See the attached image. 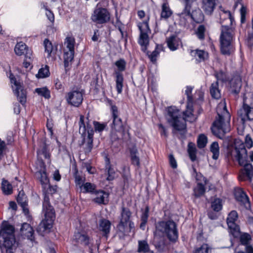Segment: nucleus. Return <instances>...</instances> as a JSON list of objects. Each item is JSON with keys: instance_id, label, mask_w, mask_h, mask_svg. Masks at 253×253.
Wrapping results in <instances>:
<instances>
[{"instance_id": "f257e3e1", "label": "nucleus", "mask_w": 253, "mask_h": 253, "mask_svg": "<svg viewBox=\"0 0 253 253\" xmlns=\"http://www.w3.org/2000/svg\"><path fill=\"white\" fill-rule=\"evenodd\" d=\"M184 117L181 116L180 111L175 107H170L168 109L167 119L168 123L173 127V133L176 134V131H179L181 137L185 136L186 132V122H193L197 117L193 114V109L189 104L187 110L183 112Z\"/></svg>"}, {"instance_id": "f03ea898", "label": "nucleus", "mask_w": 253, "mask_h": 253, "mask_svg": "<svg viewBox=\"0 0 253 253\" xmlns=\"http://www.w3.org/2000/svg\"><path fill=\"white\" fill-rule=\"evenodd\" d=\"M42 189L45 194L42 204V212L44 213V219L42 220L37 228V231L41 234L49 230L52 227L55 217V211L50 204L48 195H52L56 191V186H52L49 183L42 187Z\"/></svg>"}, {"instance_id": "7ed1b4c3", "label": "nucleus", "mask_w": 253, "mask_h": 253, "mask_svg": "<svg viewBox=\"0 0 253 253\" xmlns=\"http://www.w3.org/2000/svg\"><path fill=\"white\" fill-rule=\"evenodd\" d=\"M155 237L166 236L171 242H175L178 237L176 223L172 220L161 221L156 223Z\"/></svg>"}, {"instance_id": "20e7f679", "label": "nucleus", "mask_w": 253, "mask_h": 253, "mask_svg": "<svg viewBox=\"0 0 253 253\" xmlns=\"http://www.w3.org/2000/svg\"><path fill=\"white\" fill-rule=\"evenodd\" d=\"M217 115L218 117L213 122L211 129L214 135L221 138L230 130V115L226 106H224L223 111L221 114L217 111Z\"/></svg>"}, {"instance_id": "39448f33", "label": "nucleus", "mask_w": 253, "mask_h": 253, "mask_svg": "<svg viewBox=\"0 0 253 253\" xmlns=\"http://www.w3.org/2000/svg\"><path fill=\"white\" fill-rule=\"evenodd\" d=\"M233 155L236 159L241 166H244V172L243 175H240L239 178L241 180H244V176H246L251 181L253 177V167L251 164L247 163V151L245 148L243 144H240L238 146H236Z\"/></svg>"}, {"instance_id": "423d86ee", "label": "nucleus", "mask_w": 253, "mask_h": 253, "mask_svg": "<svg viewBox=\"0 0 253 253\" xmlns=\"http://www.w3.org/2000/svg\"><path fill=\"white\" fill-rule=\"evenodd\" d=\"M234 35V29L222 25L220 36V50L224 55H229L233 50L232 42Z\"/></svg>"}, {"instance_id": "0eeeda50", "label": "nucleus", "mask_w": 253, "mask_h": 253, "mask_svg": "<svg viewBox=\"0 0 253 253\" xmlns=\"http://www.w3.org/2000/svg\"><path fill=\"white\" fill-rule=\"evenodd\" d=\"M184 7L182 12L179 14L181 17L188 16L197 23H202L204 20V15L198 7L192 9L194 0H182Z\"/></svg>"}, {"instance_id": "6e6552de", "label": "nucleus", "mask_w": 253, "mask_h": 253, "mask_svg": "<svg viewBox=\"0 0 253 253\" xmlns=\"http://www.w3.org/2000/svg\"><path fill=\"white\" fill-rule=\"evenodd\" d=\"M131 215V212L128 209L122 207L121 218L118 228L119 232L124 235L130 232L131 229L134 227L133 223L130 220Z\"/></svg>"}, {"instance_id": "1a4fd4ad", "label": "nucleus", "mask_w": 253, "mask_h": 253, "mask_svg": "<svg viewBox=\"0 0 253 253\" xmlns=\"http://www.w3.org/2000/svg\"><path fill=\"white\" fill-rule=\"evenodd\" d=\"M138 28L140 32L138 43L141 46L142 50L144 51L147 49L149 44V38L148 34L150 33V29L149 27L147 21H143L138 25Z\"/></svg>"}, {"instance_id": "9d476101", "label": "nucleus", "mask_w": 253, "mask_h": 253, "mask_svg": "<svg viewBox=\"0 0 253 253\" xmlns=\"http://www.w3.org/2000/svg\"><path fill=\"white\" fill-rule=\"evenodd\" d=\"M112 115L113 119L112 125V128L117 131L124 133L125 131V126L122 122V119L119 117V112L118 107L113 105L111 101H110Z\"/></svg>"}, {"instance_id": "9b49d317", "label": "nucleus", "mask_w": 253, "mask_h": 253, "mask_svg": "<svg viewBox=\"0 0 253 253\" xmlns=\"http://www.w3.org/2000/svg\"><path fill=\"white\" fill-rule=\"evenodd\" d=\"M91 19L97 24H103L110 19V14L106 8H96L91 16Z\"/></svg>"}, {"instance_id": "f8f14e48", "label": "nucleus", "mask_w": 253, "mask_h": 253, "mask_svg": "<svg viewBox=\"0 0 253 253\" xmlns=\"http://www.w3.org/2000/svg\"><path fill=\"white\" fill-rule=\"evenodd\" d=\"M234 195L236 200L239 202L242 208L246 210L250 209L251 206L249 199L242 188H235Z\"/></svg>"}, {"instance_id": "ddd939ff", "label": "nucleus", "mask_w": 253, "mask_h": 253, "mask_svg": "<svg viewBox=\"0 0 253 253\" xmlns=\"http://www.w3.org/2000/svg\"><path fill=\"white\" fill-rule=\"evenodd\" d=\"M65 98L69 104L75 107H79L83 100V93L78 90L69 92L66 94Z\"/></svg>"}, {"instance_id": "4468645a", "label": "nucleus", "mask_w": 253, "mask_h": 253, "mask_svg": "<svg viewBox=\"0 0 253 253\" xmlns=\"http://www.w3.org/2000/svg\"><path fill=\"white\" fill-rule=\"evenodd\" d=\"M238 116L243 123L246 121L253 120V107L244 102L242 108L238 111Z\"/></svg>"}, {"instance_id": "2eb2a0df", "label": "nucleus", "mask_w": 253, "mask_h": 253, "mask_svg": "<svg viewBox=\"0 0 253 253\" xmlns=\"http://www.w3.org/2000/svg\"><path fill=\"white\" fill-rule=\"evenodd\" d=\"M14 51L16 55H24L25 58H29L30 60H32V51L25 43L22 42H18L15 46Z\"/></svg>"}, {"instance_id": "dca6fc26", "label": "nucleus", "mask_w": 253, "mask_h": 253, "mask_svg": "<svg viewBox=\"0 0 253 253\" xmlns=\"http://www.w3.org/2000/svg\"><path fill=\"white\" fill-rule=\"evenodd\" d=\"M238 217L237 212L235 211H231L227 218V223L228 227L231 230L232 234L237 237L239 235V228L235 224V221Z\"/></svg>"}, {"instance_id": "f3484780", "label": "nucleus", "mask_w": 253, "mask_h": 253, "mask_svg": "<svg viewBox=\"0 0 253 253\" xmlns=\"http://www.w3.org/2000/svg\"><path fill=\"white\" fill-rule=\"evenodd\" d=\"M20 233L21 236L28 239L33 241L34 240V231L32 227L27 223L22 224L21 229Z\"/></svg>"}, {"instance_id": "a211bd4d", "label": "nucleus", "mask_w": 253, "mask_h": 253, "mask_svg": "<svg viewBox=\"0 0 253 253\" xmlns=\"http://www.w3.org/2000/svg\"><path fill=\"white\" fill-rule=\"evenodd\" d=\"M14 228L9 224L7 221H4L1 225L0 231V237H5L6 236L14 235Z\"/></svg>"}, {"instance_id": "6ab92c4d", "label": "nucleus", "mask_w": 253, "mask_h": 253, "mask_svg": "<svg viewBox=\"0 0 253 253\" xmlns=\"http://www.w3.org/2000/svg\"><path fill=\"white\" fill-rule=\"evenodd\" d=\"M17 201L19 205L22 207L23 212L25 214L29 213L28 208L27 198L23 191H20L17 197Z\"/></svg>"}, {"instance_id": "aec40b11", "label": "nucleus", "mask_w": 253, "mask_h": 253, "mask_svg": "<svg viewBox=\"0 0 253 253\" xmlns=\"http://www.w3.org/2000/svg\"><path fill=\"white\" fill-rule=\"evenodd\" d=\"M215 6V0H202V8L206 14L211 15Z\"/></svg>"}, {"instance_id": "412c9836", "label": "nucleus", "mask_w": 253, "mask_h": 253, "mask_svg": "<svg viewBox=\"0 0 253 253\" xmlns=\"http://www.w3.org/2000/svg\"><path fill=\"white\" fill-rule=\"evenodd\" d=\"M15 94L17 96L19 102L22 105L25 104L26 102L27 93L22 85L20 87H16L13 89Z\"/></svg>"}, {"instance_id": "4be33fe9", "label": "nucleus", "mask_w": 253, "mask_h": 253, "mask_svg": "<svg viewBox=\"0 0 253 253\" xmlns=\"http://www.w3.org/2000/svg\"><path fill=\"white\" fill-rule=\"evenodd\" d=\"M111 223L106 219L102 218L99 222V230L103 232L104 236L107 237L110 233Z\"/></svg>"}, {"instance_id": "5701e85b", "label": "nucleus", "mask_w": 253, "mask_h": 253, "mask_svg": "<svg viewBox=\"0 0 253 253\" xmlns=\"http://www.w3.org/2000/svg\"><path fill=\"white\" fill-rule=\"evenodd\" d=\"M137 252L138 253H154V252L150 250V246L147 240H139L138 241Z\"/></svg>"}, {"instance_id": "b1692460", "label": "nucleus", "mask_w": 253, "mask_h": 253, "mask_svg": "<svg viewBox=\"0 0 253 253\" xmlns=\"http://www.w3.org/2000/svg\"><path fill=\"white\" fill-rule=\"evenodd\" d=\"M74 240L78 243L86 246H89L90 243V239L87 235L86 234H81L80 232L75 234Z\"/></svg>"}, {"instance_id": "393cba45", "label": "nucleus", "mask_w": 253, "mask_h": 253, "mask_svg": "<svg viewBox=\"0 0 253 253\" xmlns=\"http://www.w3.org/2000/svg\"><path fill=\"white\" fill-rule=\"evenodd\" d=\"M95 197L93 201L99 204H105V199L107 198L108 194L102 190L95 191L94 193Z\"/></svg>"}, {"instance_id": "a878e982", "label": "nucleus", "mask_w": 253, "mask_h": 253, "mask_svg": "<svg viewBox=\"0 0 253 253\" xmlns=\"http://www.w3.org/2000/svg\"><path fill=\"white\" fill-rule=\"evenodd\" d=\"M230 91L232 93L238 94L240 92L242 84L240 79L239 78L232 79L230 82Z\"/></svg>"}, {"instance_id": "bb28decb", "label": "nucleus", "mask_w": 253, "mask_h": 253, "mask_svg": "<svg viewBox=\"0 0 253 253\" xmlns=\"http://www.w3.org/2000/svg\"><path fill=\"white\" fill-rule=\"evenodd\" d=\"M43 45L44 46L45 52L47 53V57L51 56L52 54L55 53L57 50L56 46L54 47L51 42L47 39L44 40Z\"/></svg>"}, {"instance_id": "cd10ccee", "label": "nucleus", "mask_w": 253, "mask_h": 253, "mask_svg": "<svg viewBox=\"0 0 253 253\" xmlns=\"http://www.w3.org/2000/svg\"><path fill=\"white\" fill-rule=\"evenodd\" d=\"M1 237L3 239V245L5 248H16L17 246L14 235L6 236L5 237Z\"/></svg>"}, {"instance_id": "c85d7f7f", "label": "nucleus", "mask_w": 253, "mask_h": 253, "mask_svg": "<svg viewBox=\"0 0 253 253\" xmlns=\"http://www.w3.org/2000/svg\"><path fill=\"white\" fill-rule=\"evenodd\" d=\"M205 191L206 188L205 186L201 183L198 182L193 189V195L195 198H198L203 196Z\"/></svg>"}, {"instance_id": "c756f323", "label": "nucleus", "mask_w": 253, "mask_h": 253, "mask_svg": "<svg viewBox=\"0 0 253 253\" xmlns=\"http://www.w3.org/2000/svg\"><path fill=\"white\" fill-rule=\"evenodd\" d=\"M218 86V83L215 82L211 84L210 87V93L212 97L216 99L220 98L221 97V93Z\"/></svg>"}, {"instance_id": "7c9ffc66", "label": "nucleus", "mask_w": 253, "mask_h": 253, "mask_svg": "<svg viewBox=\"0 0 253 253\" xmlns=\"http://www.w3.org/2000/svg\"><path fill=\"white\" fill-rule=\"evenodd\" d=\"M96 185L90 182H85L81 186L80 190L83 193H94L96 191Z\"/></svg>"}, {"instance_id": "2f4dec72", "label": "nucleus", "mask_w": 253, "mask_h": 253, "mask_svg": "<svg viewBox=\"0 0 253 253\" xmlns=\"http://www.w3.org/2000/svg\"><path fill=\"white\" fill-rule=\"evenodd\" d=\"M115 74L116 75V83L117 90L118 93H121L123 87V76L122 74L119 72H116Z\"/></svg>"}, {"instance_id": "473e14b6", "label": "nucleus", "mask_w": 253, "mask_h": 253, "mask_svg": "<svg viewBox=\"0 0 253 253\" xmlns=\"http://www.w3.org/2000/svg\"><path fill=\"white\" fill-rule=\"evenodd\" d=\"M221 11L222 12L221 14H220V23L221 24L223 23V20L227 21L228 22L230 23V24H232V17L231 16V13L228 10H225L222 8L221 6L219 7Z\"/></svg>"}, {"instance_id": "72a5a7b5", "label": "nucleus", "mask_w": 253, "mask_h": 253, "mask_svg": "<svg viewBox=\"0 0 253 253\" xmlns=\"http://www.w3.org/2000/svg\"><path fill=\"white\" fill-rule=\"evenodd\" d=\"M210 151L212 153V158L217 160L219 156V147L217 142H213L210 146Z\"/></svg>"}, {"instance_id": "f704fd0d", "label": "nucleus", "mask_w": 253, "mask_h": 253, "mask_svg": "<svg viewBox=\"0 0 253 253\" xmlns=\"http://www.w3.org/2000/svg\"><path fill=\"white\" fill-rule=\"evenodd\" d=\"M37 175L40 180L41 184L42 185V187L44 186L47 185L49 183V179L47 178L46 173L44 171H38L37 173Z\"/></svg>"}, {"instance_id": "c9c22d12", "label": "nucleus", "mask_w": 253, "mask_h": 253, "mask_svg": "<svg viewBox=\"0 0 253 253\" xmlns=\"http://www.w3.org/2000/svg\"><path fill=\"white\" fill-rule=\"evenodd\" d=\"M149 209L148 207L145 208V210L143 211L141 216V223L140 225V228L143 230L144 229L145 225L147 222L148 218L149 216Z\"/></svg>"}, {"instance_id": "e433bc0d", "label": "nucleus", "mask_w": 253, "mask_h": 253, "mask_svg": "<svg viewBox=\"0 0 253 253\" xmlns=\"http://www.w3.org/2000/svg\"><path fill=\"white\" fill-rule=\"evenodd\" d=\"M106 169L107 170L108 176L107 180L109 181L113 180L115 178V171L113 169H112L110 165V161L108 159L106 160Z\"/></svg>"}, {"instance_id": "4c0bfd02", "label": "nucleus", "mask_w": 253, "mask_h": 253, "mask_svg": "<svg viewBox=\"0 0 253 253\" xmlns=\"http://www.w3.org/2000/svg\"><path fill=\"white\" fill-rule=\"evenodd\" d=\"M172 13V11L170 10L167 4L165 3H163L162 5V10L161 14V17L167 19L171 15Z\"/></svg>"}, {"instance_id": "58836bf2", "label": "nucleus", "mask_w": 253, "mask_h": 253, "mask_svg": "<svg viewBox=\"0 0 253 253\" xmlns=\"http://www.w3.org/2000/svg\"><path fill=\"white\" fill-rule=\"evenodd\" d=\"M1 189L5 195L11 194L12 192V185L5 180H3L1 183Z\"/></svg>"}, {"instance_id": "ea45409f", "label": "nucleus", "mask_w": 253, "mask_h": 253, "mask_svg": "<svg viewBox=\"0 0 253 253\" xmlns=\"http://www.w3.org/2000/svg\"><path fill=\"white\" fill-rule=\"evenodd\" d=\"M188 152L190 158L192 161H194L196 159V149L195 145L193 143L190 142L188 144Z\"/></svg>"}, {"instance_id": "a19ab883", "label": "nucleus", "mask_w": 253, "mask_h": 253, "mask_svg": "<svg viewBox=\"0 0 253 253\" xmlns=\"http://www.w3.org/2000/svg\"><path fill=\"white\" fill-rule=\"evenodd\" d=\"M167 44L169 49L171 50H175L177 49V44L176 43V36H171L167 40Z\"/></svg>"}, {"instance_id": "79ce46f5", "label": "nucleus", "mask_w": 253, "mask_h": 253, "mask_svg": "<svg viewBox=\"0 0 253 253\" xmlns=\"http://www.w3.org/2000/svg\"><path fill=\"white\" fill-rule=\"evenodd\" d=\"M35 91L45 98L49 99L50 97V91L46 87L37 88L35 89Z\"/></svg>"}, {"instance_id": "37998d69", "label": "nucleus", "mask_w": 253, "mask_h": 253, "mask_svg": "<svg viewBox=\"0 0 253 253\" xmlns=\"http://www.w3.org/2000/svg\"><path fill=\"white\" fill-rule=\"evenodd\" d=\"M137 151L133 148L130 150V156L132 164L139 166L140 164L139 158L137 156Z\"/></svg>"}, {"instance_id": "c03bdc74", "label": "nucleus", "mask_w": 253, "mask_h": 253, "mask_svg": "<svg viewBox=\"0 0 253 253\" xmlns=\"http://www.w3.org/2000/svg\"><path fill=\"white\" fill-rule=\"evenodd\" d=\"M64 44L66 45L67 48L69 49L68 51L74 52L75 40L71 37H67Z\"/></svg>"}, {"instance_id": "a18cd8bd", "label": "nucleus", "mask_w": 253, "mask_h": 253, "mask_svg": "<svg viewBox=\"0 0 253 253\" xmlns=\"http://www.w3.org/2000/svg\"><path fill=\"white\" fill-rule=\"evenodd\" d=\"M208 142L207 137L204 134H200L197 140V145L199 148H204Z\"/></svg>"}, {"instance_id": "49530a36", "label": "nucleus", "mask_w": 253, "mask_h": 253, "mask_svg": "<svg viewBox=\"0 0 253 253\" xmlns=\"http://www.w3.org/2000/svg\"><path fill=\"white\" fill-rule=\"evenodd\" d=\"M49 75V71L48 67L46 66L44 68H41L38 72V74L36 75L38 78H43L47 77Z\"/></svg>"}, {"instance_id": "de8ad7c7", "label": "nucleus", "mask_w": 253, "mask_h": 253, "mask_svg": "<svg viewBox=\"0 0 253 253\" xmlns=\"http://www.w3.org/2000/svg\"><path fill=\"white\" fill-rule=\"evenodd\" d=\"M211 208L214 211H218L222 209L221 201L216 198L211 203Z\"/></svg>"}, {"instance_id": "09e8293b", "label": "nucleus", "mask_w": 253, "mask_h": 253, "mask_svg": "<svg viewBox=\"0 0 253 253\" xmlns=\"http://www.w3.org/2000/svg\"><path fill=\"white\" fill-rule=\"evenodd\" d=\"M115 65L117 67L118 71L123 72L125 70L126 66V62L123 59H120V60L116 61L115 63Z\"/></svg>"}, {"instance_id": "8fccbe9b", "label": "nucleus", "mask_w": 253, "mask_h": 253, "mask_svg": "<svg viewBox=\"0 0 253 253\" xmlns=\"http://www.w3.org/2000/svg\"><path fill=\"white\" fill-rule=\"evenodd\" d=\"M161 48V45H157L155 50H154L150 55H149V57L152 62L154 63L156 61V57L159 54V50H160Z\"/></svg>"}, {"instance_id": "3c124183", "label": "nucleus", "mask_w": 253, "mask_h": 253, "mask_svg": "<svg viewBox=\"0 0 253 253\" xmlns=\"http://www.w3.org/2000/svg\"><path fill=\"white\" fill-rule=\"evenodd\" d=\"M205 31L206 28L204 25H201L198 27L197 30L196 31V34L199 39H204Z\"/></svg>"}, {"instance_id": "603ef678", "label": "nucleus", "mask_w": 253, "mask_h": 253, "mask_svg": "<svg viewBox=\"0 0 253 253\" xmlns=\"http://www.w3.org/2000/svg\"><path fill=\"white\" fill-rule=\"evenodd\" d=\"M194 253H211L207 244H203L201 247L196 249Z\"/></svg>"}, {"instance_id": "864d4df0", "label": "nucleus", "mask_w": 253, "mask_h": 253, "mask_svg": "<svg viewBox=\"0 0 253 253\" xmlns=\"http://www.w3.org/2000/svg\"><path fill=\"white\" fill-rule=\"evenodd\" d=\"M215 76L217 79L216 82L218 83L219 81L222 82H225L227 80L226 75L224 72L222 71H220L218 72L215 73Z\"/></svg>"}, {"instance_id": "5fc2aeb1", "label": "nucleus", "mask_w": 253, "mask_h": 253, "mask_svg": "<svg viewBox=\"0 0 253 253\" xmlns=\"http://www.w3.org/2000/svg\"><path fill=\"white\" fill-rule=\"evenodd\" d=\"M75 179L76 185L78 186L80 189L81 188V186L83 185L84 184L83 182L84 179H83V178L80 175H78L77 172H76L75 174Z\"/></svg>"}, {"instance_id": "6e6d98bb", "label": "nucleus", "mask_w": 253, "mask_h": 253, "mask_svg": "<svg viewBox=\"0 0 253 253\" xmlns=\"http://www.w3.org/2000/svg\"><path fill=\"white\" fill-rule=\"evenodd\" d=\"M251 239V236L248 234H244L241 236L240 241L243 245H248Z\"/></svg>"}, {"instance_id": "4d7b16f0", "label": "nucleus", "mask_w": 253, "mask_h": 253, "mask_svg": "<svg viewBox=\"0 0 253 253\" xmlns=\"http://www.w3.org/2000/svg\"><path fill=\"white\" fill-rule=\"evenodd\" d=\"M244 145V146H246L248 148H251L253 145V141L250 135L248 134L246 135L245 140V144L243 143ZM246 149V148L245 147Z\"/></svg>"}, {"instance_id": "13d9d810", "label": "nucleus", "mask_w": 253, "mask_h": 253, "mask_svg": "<svg viewBox=\"0 0 253 253\" xmlns=\"http://www.w3.org/2000/svg\"><path fill=\"white\" fill-rule=\"evenodd\" d=\"M93 147V141L91 140H87L85 144V146L84 147V150L85 153H89L91 152L92 148Z\"/></svg>"}, {"instance_id": "bf43d9fd", "label": "nucleus", "mask_w": 253, "mask_h": 253, "mask_svg": "<svg viewBox=\"0 0 253 253\" xmlns=\"http://www.w3.org/2000/svg\"><path fill=\"white\" fill-rule=\"evenodd\" d=\"M74 52L67 51L64 53V59L72 61L74 59Z\"/></svg>"}, {"instance_id": "052dcab7", "label": "nucleus", "mask_w": 253, "mask_h": 253, "mask_svg": "<svg viewBox=\"0 0 253 253\" xmlns=\"http://www.w3.org/2000/svg\"><path fill=\"white\" fill-rule=\"evenodd\" d=\"M169 162L172 169H174L177 168V163L172 154L169 155Z\"/></svg>"}, {"instance_id": "680f3d73", "label": "nucleus", "mask_w": 253, "mask_h": 253, "mask_svg": "<svg viewBox=\"0 0 253 253\" xmlns=\"http://www.w3.org/2000/svg\"><path fill=\"white\" fill-rule=\"evenodd\" d=\"M94 128L98 131H102L105 128V125L103 124H100L97 122H94Z\"/></svg>"}, {"instance_id": "e2e57ef3", "label": "nucleus", "mask_w": 253, "mask_h": 253, "mask_svg": "<svg viewBox=\"0 0 253 253\" xmlns=\"http://www.w3.org/2000/svg\"><path fill=\"white\" fill-rule=\"evenodd\" d=\"M45 10L47 11L46 13V16L47 17L48 20L53 23L54 20V16L53 13V12L50 10H49L47 7H45Z\"/></svg>"}, {"instance_id": "0e129e2a", "label": "nucleus", "mask_w": 253, "mask_h": 253, "mask_svg": "<svg viewBox=\"0 0 253 253\" xmlns=\"http://www.w3.org/2000/svg\"><path fill=\"white\" fill-rule=\"evenodd\" d=\"M196 55L200 59L204 60L207 56V53L203 50H196Z\"/></svg>"}, {"instance_id": "69168bd1", "label": "nucleus", "mask_w": 253, "mask_h": 253, "mask_svg": "<svg viewBox=\"0 0 253 253\" xmlns=\"http://www.w3.org/2000/svg\"><path fill=\"white\" fill-rule=\"evenodd\" d=\"M10 80H11V83L12 84H13L14 85V87H13V88H16V87H20L22 85V84H21L19 82H18L15 78L13 76V75H11L10 77Z\"/></svg>"}, {"instance_id": "338daca9", "label": "nucleus", "mask_w": 253, "mask_h": 253, "mask_svg": "<svg viewBox=\"0 0 253 253\" xmlns=\"http://www.w3.org/2000/svg\"><path fill=\"white\" fill-rule=\"evenodd\" d=\"M246 9L245 7L243 6H242L240 9L241 18V21L242 23H244L245 20V14H246Z\"/></svg>"}, {"instance_id": "774afa93", "label": "nucleus", "mask_w": 253, "mask_h": 253, "mask_svg": "<svg viewBox=\"0 0 253 253\" xmlns=\"http://www.w3.org/2000/svg\"><path fill=\"white\" fill-rule=\"evenodd\" d=\"M193 88L191 86H187L186 89L185 90V94L187 96V98L189 101H190L192 99L191 97V93Z\"/></svg>"}]
</instances>
